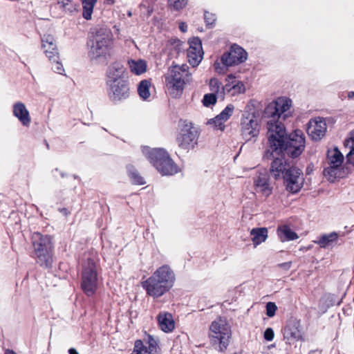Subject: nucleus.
Wrapping results in <instances>:
<instances>
[{"mask_svg":"<svg viewBox=\"0 0 354 354\" xmlns=\"http://www.w3.org/2000/svg\"><path fill=\"white\" fill-rule=\"evenodd\" d=\"M169 7L176 11L183 10L187 4V0H167Z\"/></svg>","mask_w":354,"mask_h":354,"instance_id":"36","label":"nucleus"},{"mask_svg":"<svg viewBox=\"0 0 354 354\" xmlns=\"http://www.w3.org/2000/svg\"><path fill=\"white\" fill-rule=\"evenodd\" d=\"M277 310L276 304L273 302H268L266 304V315L269 317H272Z\"/></svg>","mask_w":354,"mask_h":354,"instance_id":"41","label":"nucleus"},{"mask_svg":"<svg viewBox=\"0 0 354 354\" xmlns=\"http://www.w3.org/2000/svg\"><path fill=\"white\" fill-rule=\"evenodd\" d=\"M96 2H97V0H83L82 1V6H83L82 16L85 19L89 20L91 19L92 14L93 12V8H94Z\"/></svg>","mask_w":354,"mask_h":354,"instance_id":"33","label":"nucleus"},{"mask_svg":"<svg viewBox=\"0 0 354 354\" xmlns=\"http://www.w3.org/2000/svg\"><path fill=\"white\" fill-rule=\"evenodd\" d=\"M176 277L168 265L158 268L146 280L142 281V287L146 294L153 298H159L167 292L174 286Z\"/></svg>","mask_w":354,"mask_h":354,"instance_id":"2","label":"nucleus"},{"mask_svg":"<svg viewBox=\"0 0 354 354\" xmlns=\"http://www.w3.org/2000/svg\"><path fill=\"white\" fill-rule=\"evenodd\" d=\"M209 338L219 351L226 350L232 338V326L227 318L218 317L210 324Z\"/></svg>","mask_w":354,"mask_h":354,"instance_id":"4","label":"nucleus"},{"mask_svg":"<svg viewBox=\"0 0 354 354\" xmlns=\"http://www.w3.org/2000/svg\"><path fill=\"white\" fill-rule=\"evenodd\" d=\"M253 185L255 191L263 196H269L272 192V187L269 181V176L266 169L258 171L253 177Z\"/></svg>","mask_w":354,"mask_h":354,"instance_id":"17","label":"nucleus"},{"mask_svg":"<svg viewBox=\"0 0 354 354\" xmlns=\"http://www.w3.org/2000/svg\"><path fill=\"white\" fill-rule=\"evenodd\" d=\"M91 34L88 56L96 64H106L113 49L112 32L109 28L101 26L96 27Z\"/></svg>","mask_w":354,"mask_h":354,"instance_id":"1","label":"nucleus"},{"mask_svg":"<svg viewBox=\"0 0 354 354\" xmlns=\"http://www.w3.org/2000/svg\"><path fill=\"white\" fill-rule=\"evenodd\" d=\"M204 18L207 26H212L216 21L215 15L209 12H205Z\"/></svg>","mask_w":354,"mask_h":354,"instance_id":"42","label":"nucleus"},{"mask_svg":"<svg viewBox=\"0 0 354 354\" xmlns=\"http://www.w3.org/2000/svg\"><path fill=\"white\" fill-rule=\"evenodd\" d=\"M234 109V106L232 104L227 105L219 115H216L214 118L209 120L207 124L214 129L223 131L225 127L224 123L232 115Z\"/></svg>","mask_w":354,"mask_h":354,"instance_id":"23","label":"nucleus"},{"mask_svg":"<svg viewBox=\"0 0 354 354\" xmlns=\"http://www.w3.org/2000/svg\"><path fill=\"white\" fill-rule=\"evenodd\" d=\"M259 118V112L254 106H245L240 120V133L245 141L255 140L258 138L261 127Z\"/></svg>","mask_w":354,"mask_h":354,"instance_id":"6","label":"nucleus"},{"mask_svg":"<svg viewBox=\"0 0 354 354\" xmlns=\"http://www.w3.org/2000/svg\"><path fill=\"white\" fill-rule=\"evenodd\" d=\"M291 106V100L284 97H279L267 106L265 109V116L267 120L273 119L274 121H279L281 117L285 119L288 115L287 112Z\"/></svg>","mask_w":354,"mask_h":354,"instance_id":"12","label":"nucleus"},{"mask_svg":"<svg viewBox=\"0 0 354 354\" xmlns=\"http://www.w3.org/2000/svg\"><path fill=\"white\" fill-rule=\"evenodd\" d=\"M5 354H16L13 351L7 349L5 352Z\"/></svg>","mask_w":354,"mask_h":354,"instance_id":"52","label":"nucleus"},{"mask_svg":"<svg viewBox=\"0 0 354 354\" xmlns=\"http://www.w3.org/2000/svg\"><path fill=\"white\" fill-rule=\"evenodd\" d=\"M68 353L69 354H79L75 348H70Z\"/></svg>","mask_w":354,"mask_h":354,"instance_id":"51","label":"nucleus"},{"mask_svg":"<svg viewBox=\"0 0 354 354\" xmlns=\"http://www.w3.org/2000/svg\"><path fill=\"white\" fill-rule=\"evenodd\" d=\"M127 171L129 176L133 184L142 185L145 184L144 178L140 176L136 169L133 166H128Z\"/></svg>","mask_w":354,"mask_h":354,"instance_id":"35","label":"nucleus"},{"mask_svg":"<svg viewBox=\"0 0 354 354\" xmlns=\"http://www.w3.org/2000/svg\"><path fill=\"white\" fill-rule=\"evenodd\" d=\"M326 129V123L324 120L321 118H316L310 120L308 133L313 140H320L325 136Z\"/></svg>","mask_w":354,"mask_h":354,"instance_id":"20","label":"nucleus"},{"mask_svg":"<svg viewBox=\"0 0 354 354\" xmlns=\"http://www.w3.org/2000/svg\"><path fill=\"white\" fill-rule=\"evenodd\" d=\"M344 145L350 149L354 148V130L350 133L348 138L345 140Z\"/></svg>","mask_w":354,"mask_h":354,"instance_id":"44","label":"nucleus"},{"mask_svg":"<svg viewBox=\"0 0 354 354\" xmlns=\"http://www.w3.org/2000/svg\"><path fill=\"white\" fill-rule=\"evenodd\" d=\"M278 266L279 268H281L284 270H289L291 267V262L289 261V262H286V263H280L278 265Z\"/></svg>","mask_w":354,"mask_h":354,"instance_id":"48","label":"nucleus"},{"mask_svg":"<svg viewBox=\"0 0 354 354\" xmlns=\"http://www.w3.org/2000/svg\"><path fill=\"white\" fill-rule=\"evenodd\" d=\"M344 160V156L337 147L328 150L324 176L328 181L334 182L337 178H340Z\"/></svg>","mask_w":354,"mask_h":354,"instance_id":"10","label":"nucleus"},{"mask_svg":"<svg viewBox=\"0 0 354 354\" xmlns=\"http://www.w3.org/2000/svg\"><path fill=\"white\" fill-rule=\"evenodd\" d=\"M13 115L16 117L21 123L26 127H28L31 122L29 111L25 104L21 102H16L12 106Z\"/></svg>","mask_w":354,"mask_h":354,"instance_id":"25","label":"nucleus"},{"mask_svg":"<svg viewBox=\"0 0 354 354\" xmlns=\"http://www.w3.org/2000/svg\"><path fill=\"white\" fill-rule=\"evenodd\" d=\"M147 354H160V351H153V352L147 351Z\"/></svg>","mask_w":354,"mask_h":354,"instance_id":"54","label":"nucleus"},{"mask_svg":"<svg viewBox=\"0 0 354 354\" xmlns=\"http://www.w3.org/2000/svg\"><path fill=\"white\" fill-rule=\"evenodd\" d=\"M189 44L187 52L188 62L192 66H197L202 61L204 54L201 41L198 37H194L189 41Z\"/></svg>","mask_w":354,"mask_h":354,"instance_id":"18","label":"nucleus"},{"mask_svg":"<svg viewBox=\"0 0 354 354\" xmlns=\"http://www.w3.org/2000/svg\"><path fill=\"white\" fill-rule=\"evenodd\" d=\"M283 337L288 344L299 341L302 337L300 323L297 319H290L283 329Z\"/></svg>","mask_w":354,"mask_h":354,"instance_id":"21","label":"nucleus"},{"mask_svg":"<svg viewBox=\"0 0 354 354\" xmlns=\"http://www.w3.org/2000/svg\"><path fill=\"white\" fill-rule=\"evenodd\" d=\"M147 346H146V350L147 351L153 352V351H160V348H158V342L156 339L153 338V336L148 335L147 339Z\"/></svg>","mask_w":354,"mask_h":354,"instance_id":"37","label":"nucleus"},{"mask_svg":"<svg viewBox=\"0 0 354 354\" xmlns=\"http://www.w3.org/2000/svg\"><path fill=\"white\" fill-rule=\"evenodd\" d=\"M277 234L281 241L295 240L298 238L297 234L287 225H282L278 227Z\"/></svg>","mask_w":354,"mask_h":354,"instance_id":"28","label":"nucleus"},{"mask_svg":"<svg viewBox=\"0 0 354 354\" xmlns=\"http://www.w3.org/2000/svg\"><path fill=\"white\" fill-rule=\"evenodd\" d=\"M245 86L242 82L232 81V84L225 85V91L230 92L232 95H238L245 92Z\"/></svg>","mask_w":354,"mask_h":354,"instance_id":"32","label":"nucleus"},{"mask_svg":"<svg viewBox=\"0 0 354 354\" xmlns=\"http://www.w3.org/2000/svg\"><path fill=\"white\" fill-rule=\"evenodd\" d=\"M291 167L283 158L278 157L271 162L270 172L275 180L283 179Z\"/></svg>","mask_w":354,"mask_h":354,"instance_id":"22","label":"nucleus"},{"mask_svg":"<svg viewBox=\"0 0 354 354\" xmlns=\"http://www.w3.org/2000/svg\"><path fill=\"white\" fill-rule=\"evenodd\" d=\"M305 136L302 131L297 129L291 133L283 146V153L294 158L299 156L306 146Z\"/></svg>","mask_w":354,"mask_h":354,"instance_id":"11","label":"nucleus"},{"mask_svg":"<svg viewBox=\"0 0 354 354\" xmlns=\"http://www.w3.org/2000/svg\"><path fill=\"white\" fill-rule=\"evenodd\" d=\"M129 66L131 71L136 75H141L147 71V63L142 59L129 60Z\"/></svg>","mask_w":354,"mask_h":354,"instance_id":"29","label":"nucleus"},{"mask_svg":"<svg viewBox=\"0 0 354 354\" xmlns=\"http://www.w3.org/2000/svg\"><path fill=\"white\" fill-rule=\"evenodd\" d=\"M209 89L212 92L211 93H214L223 98L225 91V86H223L222 83L216 78H212L209 81Z\"/></svg>","mask_w":354,"mask_h":354,"instance_id":"31","label":"nucleus"},{"mask_svg":"<svg viewBox=\"0 0 354 354\" xmlns=\"http://www.w3.org/2000/svg\"><path fill=\"white\" fill-rule=\"evenodd\" d=\"M32 239L34 248L33 257L37 263L41 266L48 268L53 262L51 237L36 232L33 234Z\"/></svg>","mask_w":354,"mask_h":354,"instance_id":"8","label":"nucleus"},{"mask_svg":"<svg viewBox=\"0 0 354 354\" xmlns=\"http://www.w3.org/2000/svg\"><path fill=\"white\" fill-rule=\"evenodd\" d=\"M159 328L165 333L171 332L175 327V323L171 314L160 312L157 316Z\"/></svg>","mask_w":354,"mask_h":354,"instance_id":"26","label":"nucleus"},{"mask_svg":"<svg viewBox=\"0 0 354 354\" xmlns=\"http://www.w3.org/2000/svg\"><path fill=\"white\" fill-rule=\"evenodd\" d=\"M189 67L186 64L175 65L169 68L165 77L166 86L173 97H179L183 91L186 81L189 80Z\"/></svg>","mask_w":354,"mask_h":354,"instance_id":"7","label":"nucleus"},{"mask_svg":"<svg viewBox=\"0 0 354 354\" xmlns=\"http://www.w3.org/2000/svg\"><path fill=\"white\" fill-rule=\"evenodd\" d=\"M234 77L232 75H229L227 76V80H234Z\"/></svg>","mask_w":354,"mask_h":354,"instance_id":"55","label":"nucleus"},{"mask_svg":"<svg viewBox=\"0 0 354 354\" xmlns=\"http://www.w3.org/2000/svg\"><path fill=\"white\" fill-rule=\"evenodd\" d=\"M179 28L182 32H185L187 31V26L185 22H181L179 24Z\"/></svg>","mask_w":354,"mask_h":354,"instance_id":"49","label":"nucleus"},{"mask_svg":"<svg viewBox=\"0 0 354 354\" xmlns=\"http://www.w3.org/2000/svg\"><path fill=\"white\" fill-rule=\"evenodd\" d=\"M167 48L178 53L181 50L182 42L178 39H171L167 42Z\"/></svg>","mask_w":354,"mask_h":354,"instance_id":"38","label":"nucleus"},{"mask_svg":"<svg viewBox=\"0 0 354 354\" xmlns=\"http://www.w3.org/2000/svg\"><path fill=\"white\" fill-rule=\"evenodd\" d=\"M347 161L350 164L354 165V148L350 149V151L346 156Z\"/></svg>","mask_w":354,"mask_h":354,"instance_id":"47","label":"nucleus"},{"mask_svg":"<svg viewBox=\"0 0 354 354\" xmlns=\"http://www.w3.org/2000/svg\"><path fill=\"white\" fill-rule=\"evenodd\" d=\"M348 98H353L354 97V92L353 91L349 92L348 94Z\"/></svg>","mask_w":354,"mask_h":354,"instance_id":"53","label":"nucleus"},{"mask_svg":"<svg viewBox=\"0 0 354 354\" xmlns=\"http://www.w3.org/2000/svg\"><path fill=\"white\" fill-rule=\"evenodd\" d=\"M283 179L284 180L286 189L292 194L299 192L303 187L304 183L303 171L295 166H292L288 170Z\"/></svg>","mask_w":354,"mask_h":354,"instance_id":"15","label":"nucleus"},{"mask_svg":"<svg viewBox=\"0 0 354 354\" xmlns=\"http://www.w3.org/2000/svg\"><path fill=\"white\" fill-rule=\"evenodd\" d=\"M247 53L241 46L234 44L230 51L225 53L221 57V64L226 66H232L244 62L247 59Z\"/></svg>","mask_w":354,"mask_h":354,"instance_id":"16","label":"nucleus"},{"mask_svg":"<svg viewBox=\"0 0 354 354\" xmlns=\"http://www.w3.org/2000/svg\"><path fill=\"white\" fill-rule=\"evenodd\" d=\"M274 330H272V328H266L264 332V334H263L264 339L270 342L274 339Z\"/></svg>","mask_w":354,"mask_h":354,"instance_id":"45","label":"nucleus"},{"mask_svg":"<svg viewBox=\"0 0 354 354\" xmlns=\"http://www.w3.org/2000/svg\"><path fill=\"white\" fill-rule=\"evenodd\" d=\"M81 288L88 296L94 295L98 288L99 277L95 261L88 259L82 266Z\"/></svg>","mask_w":354,"mask_h":354,"instance_id":"9","label":"nucleus"},{"mask_svg":"<svg viewBox=\"0 0 354 354\" xmlns=\"http://www.w3.org/2000/svg\"><path fill=\"white\" fill-rule=\"evenodd\" d=\"M252 241L254 248L265 242L268 236V232L266 227H256L250 230Z\"/></svg>","mask_w":354,"mask_h":354,"instance_id":"27","label":"nucleus"},{"mask_svg":"<svg viewBox=\"0 0 354 354\" xmlns=\"http://www.w3.org/2000/svg\"><path fill=\"white\" fill-rule=\"evenodd\" d=\"M106 77V84L128 80L126 68L123 64L119 62H115L108 66Z\"/></svg>","mask_w":354,"mask_h":354,"instance_id":"19","label":"nucleus"},{"mask_svg":"<svg viewBox=\"0 0 354 354\" xmlns=\"http://www.w3.org/2000/svg\"><path fill=\"white\" fill-rule=\"evenodd\" d=\"M218 97L219 96L215 95L214 93L205 94L203 99V105L208 107L214 104L216 102L217 97Z\"/></svg>","mask_w":354,"mask_h":354,"instance_id":"39","label":"nucleus"},{"mask_svg":"<svg viewBox=\"0 0 354 354\" xmlns=\"http://www.w3.org/2000/svg\"><path fill=\"white\" fill-rule=\"evenodd\" d=\"M60 211H61L62 212L64 213L65 214H67V210H66V209H64H64H62Z\"/></svg>","mask_w":354,"mask_h":354,"instance_id":"56","label":"nucleus"},{"mask_svg":"<svg viewBox=\"0 0 354 354\" xmlns=\"http://www.w3.org/2000/svg\"><path fill=\"white\" fill-rule=\"evenodd\" d=\"M266 138L268 140L264 158L270 159L274 156L283 154V147L288 139V135L283 124L281 121L267 120Z\"/></svg>","mask_w":354,"mask_h":354,"instance_id":"3","label":"nucleus"},{"mask_svg":"<svg viewBox=\"0 0 354 354\" xmlns=\"http://www.w3.org/2000/svg\"><path fill=\"white\" fill-rule=\"evenodd\" d=\"M142 152L162 175L171 176L179 171L178 166L163 149H151L145 147Z\"/></svg>","mask_w":354,"mask_h":354,"instance_id":"5","label":"nucleus"},{"mask_svg":"<svg viewBox=\"0 0 354 354\" xmlns=\"http://www.w3.org/2000/svg\"><path fill=\"white\" fill-rule=\"evenodd\" d=\"M115 3V0H104L105 5H113Z\"/></svg>","mask_w":354,"mask_h":354,"instance_id":"50","label":"nucleus"},{"mask_svg":"<svg viewBox=\"0 0 354 354\" xmlns=\"http://www.w3.org/2000/svg\"><path fill=\"white\" fill-rule=\"evenodd\" d=\"M215 71L220 74L225 73L227 70L226 66L223 65L221 66V64L220 62H216L214 64Z\"/></svg>","mask_w":354,"mask_h":354,"instance_id":"46","label":"nucleus"},{"mask_svg":"<svg viewBox=\"0 0 354 354\" xmlns=\"http://www.w3.org/2000/svg\"><path fill=\"white\" fill-rule=\"evenodd\" d=\"M107 93L113 102H122L130 96V86L128 80L106 84Z\"/></svg>","mask_w":354,"mask_h":354,"instance_id":"14","label":"nucleus"},{"mask_svg":"<svg viewBox=\"0 0 354 354\" xmlns=\"http://www.w3.org/2000/svg\"><path fill=\"white\" fill-rule=\"evenodd\" d=\"M51 62L54 63V66H53V69L55 72L59 74H63L64 72V68L63 67V65L59 62V59H57L55 61H50Z\"/></svg>","mask_w":354,"mask_h":354,"instance_id":"43","label":"nucleus"},{"mask_svg":"<svg viewBox=\"0 0 354 354\" xmlns=\"http://www.w3.org/2000/svg\"><path fill=\"white\" fill-rule=\"evenodd\" d=\"M337 234L335 232H332L328 234H324L322 236L318 241H315V243L319 244L322 248H327L331 245L333 242L337 239Z\"/></svg>","mask_w":354,"mask_h":354,"instance_id":"34","label":"nucleus"},{"mask_svg":"<svg viewBox=\"0 0 354 354\" xmlns=\"http://www.w3.org/2000/svg\"><path fill=\"white\" fill-rule=\"evenodd\" d=\"M61 176H62V177H64V174H62V173L61 174Z\"/></svg>","mask_w":354,"mask_h":354,"instance_id":"58","label":"nucleus"},{"mask_svg":"<svg viewBox=\"0 0 354 354\" xmlns=\"http://www.w3.org/2000/svg\"><path fill=\"white\" fill-rule=\"evenodd\" d=\"M151 86V81L149 80H142L138 86V93L139 96L144 100H147L151 95L150 88Z\"/></svg>","mask_w":354,"mask_h":354,"instance_id":"30","label":"nucleus"},{"mask_svg":"<svg viewBox=\"0 0 354 354\" xmlns=\"http://www.w3.org/2000/svg\"><path fill=\"white\" fill-rule=\"evenodd\" d=\"M198 133L191 122H184L177 137V142L183 149H192L197 145Z\"/></svg>","mask_w":354,"mask_h":354,"instance_id":"13","label":"nucleus"},{"mask_svg":"<svg viewBox=\"0 0 354 354\" xmlns=\"http://www.w3.org/2000/svg\"><path fill=\"white\" fill-rule=\"evenodd\" d=\"M127 15H128L129 17H131V16H132V13H131V11H128V12H127Z\"/></svg>","mask_w":354,"mask_h":354,"instance_id":"57","label":"nucleus"},{"mask_svg":"<svg viewBox=\"0 0 354 354\" xmlns=\"http://www.w3.org/2000/svg\"><path fill=\"white\" fill-rule=\"evenodd\" d=\"M147 353L146 346L140 339L135 342L133 352L131 354H145Z\"/></svg>","mask_w":354,"mask_h":354,"instance_id":"40","label":"nucleus"},{"mask_svg":"<svg viewBox=\"0 0 354 354\" xmlns=\"http://www.w3.org/2000/svg\"><path fill=\"white\" fill-rule=\"evenodd\" d=\"M44 53L50 61L59 59V53L55 43L54 37L50 35H44L41 39Z\"/></svg>","mask_w":354,"mask_h":354,"instance_id":"24","label":"nucleus"}]
</instances>
